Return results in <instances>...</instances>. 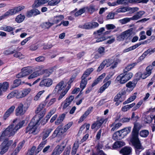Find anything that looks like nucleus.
I'll return each mask as SVG.
<instances>
[{
  "label": "nucleus",
  "mask_w": 155,
  "mask_h": 155,
  "mask_svg": "<svg viewBox=\"0 0 155 155\" xmlns=\"http://www.w3.org/2000/svg\"><path fill=\"white\" fill-rule=\"evenodd\" d=\"M46 105L45 103L41 104L37 108L35 112L36 114L32 119L31 122L26 127V133L35 134L38 132V130L37 128L38 126V123L45 113L46 110L45 107Z\"/></svg>",
  "instance_id": "1"
},
{
  "label": "nucleus",
  "mask_w": 155,
  "mask_h": 155,
  "mask_svg": "<svg viewBox=\"0 0 155 155\" xmlns=\"http://www.w3.org/2000/svg\"><path fill=\"white\" fill-rule=\"evenodd\" d=\"M76 78L75 75H73L71 77L68 82V85L66 88V86L64 84V82L63 81H61L57 84L55 87V90L58 93H60V92L59 97H63L66 94L71 87V84L75 80Z\"/></svg>",
  "instance_id": "2"
},
{
  "label": "nucleus",
  "mask_w": 155,
  "mask_h": 155,
  "mask_svg": "<svg viewBox=\"0 0 155 155\" xmlns=\"http://www.w3.org/2000/svg\"><path fill=\"white\" fill-rule=\"evenodd\" d=\"M25 123L24 120L19 122L15 127L14 124H12L4 131L0 137V141L2 139L7 137H10L14 135L17 131Z\"/></svg>",
  "instance_id": "3"
},
{
  "label": "nucleus",
  "mask_w": 155,
  "mask_h": 155,
  "mask_svg": "<svg viewBox=\"0 0 155 155\" xmlns=\"http://www.w3.org/2000/svg\"><path fill=\"white\" fill-rule=\"evenodd\" d=\"M117 60H118V59H117ZM112 64H113L110 66V69H113L116 67L118 64L117 60H116L115 61L110 59H105L101 63L97 68V72H99L104 68L105 66L107 67H108L110 66Z\"/></svg>",
  "instance_id": "4"
},
{
  "label": "nucleus",
  "mask_w": 155,
  "mask_h": 155,
  "mask_svg": "<svg viewBox=\"0 0 155 155\" xmlns=\"http://www.w3.org/2000/svg\"><path fill=\"white\" fill-rule=\"evenodd\" d=\"M25 8V7L24 6L22 5L15 7L9 9L8 11L5 12L4 14L0 16V21L10 16L15 15L23 9Z\"/></svg>",
  "instance_id": "5"
},
{
  "label": "nucleus",
  "mask_w": 155,
  "mask_h": 155,
  "mask_svg": "<svg viewBox=\"0 0 155 155\" xmlns=\"http://www.w3.org/2000/svg\"><path fill=\"white\" fill-rule=\"evenodd\" d=\"M48 2V0H35L32 5V7L33 8L32 9L33 16H36L40 13V12L36 8L43 5Z\"/></svg>",
  "instance_id": "6"
},
{
  "label": "nucleus",
  "mask_w": 155,
  "mask_h": 155,
  "mask_svg": "<svg viewBox=\"0 0 155 155\" xmlns=\"http://www.w3.org/2000/svg\"><path fill=\"white\" fill-rule=\"evenodd\" d=\"M73 124L72 122H70L64 126L63 128L60 126L57 127L54 131L53 136L56 137L57 135H61L66 132L67 130L71 127Z\"/></svg>",
  "instance_id": "7"
},
{
  "label": "nucleus",
  "mask_w": 155,
  "mask_h": 155,
  "mask_svg": "<svg viewBox=\"0 0 155 155\" xmlns=\"http://www.w3.org/2000/svg\"><path fill=\"white\" fill-rule=\"evenodd\" d=\"M12 142V140L8 141L7 139H5L0 145V154L3 155L6 152Z\"/></svg>",
  "instance_id": "8"
},
{
  "label": "nucleus",
  "mask_w": 155,
  "mask_h": 155,
  "mask_svg": "<svg viewBox=\"0 0 155 155\" xmlns=\"http://www.w3.org/2000/svg\"><path fill=\"white\" fill-rule=\"evenodd\" d=\"M105 30L104 27H102L100 28L98 30L94 32L93 34L94 35H97L95 36V38H97L95 41L96 42H99L103 41L107 39L104 36V35L103 34L102 32H103Z\"/></svg>",
  "instance_id": "9"
},
{
  "label": "nucleus",
  "mask_w": 155,
  "mask_h": 155,
  "mask_svg": "<svg viewBox=\"0 0 155 155\" xmlns=\"http://www.w3.org/2000/svg\"><path fill=\"white\" fill-rule=\"evenodd\" d=\"M33 72V70L29 67H25L21 69L20 72L16 75V78H23L30 74Z\"/></svg>",
  "instance_id": "10"
},
{
  "label": "nucleus",
  "mask_w": 155,
  "mask_h": 155,
  "mask_svg": "<svg viewBox=\"0 0 155 155\" xmlns=\"http://www.w3.org/2000/svg\"><path fill=\"white\" fill-rule=\"evenodd\" d=\"M133 145L135 148V152L137 155H139L140 153L143 149L139 140H130Z\"/></svg>",
  "instance_id": "11"
},
{
  "label": "nucleus",
  "mask_w": 155,
  "mask_h": 155,
  "mask_svg": "<svg viewBox=\"0 0 155 155\" xmlns=\"http://www.w3.org/2000/svg\"><path fill=\"white\" fill-rule=\"evenodd\" d=\"M28 107H24L22 103L19 104L15 110L16 116L23 115L27 110Z\"/></svg>",
  "instance_id": "12"
},
{
  "label": "nucleus",
  "mask_w": 155,
  "mask_h": 155,
  "mask_svg": "<svg viewBox=\"0 0 155 155\" xmlns=\"http://www.w3.org/2000/svg\"><path fill=\"white\" fill-rule=\"evenodd\" d=\"M138 124L137 123H135L133 130L132 137L130 140H139L138 138V131L139 129L138 127Z\"/></svg>",
  "instance_id": "13"
},
{
  "label": "nucleus",
  "mask_w": 155,
  "mask_h": 155,
  "mask_svg": "<svg viewBox=\"0 0 155 155\" xmlns=\"http://www.w3.org/2000/svg\"><path fill=\"white\" fill-rule=\"evenodd\" d=\"M107 118H102L99 120H97L93 123L91 126V128L92 129L96 128L98 129L100 127L102 124L104 123H106L107 121Z\"/></svg>",
  "instance_id": "14"
},
{
  "label": "nucleus",
  "mask_w": 155,
  "mask_h": 155,
  "mask_svg": "<svg viewBox=\"0 0 155 155\" xmlns=\"http://www.w3.org/2000/svg\"><path fill=\"white\" fill-rule=\"evenodd\" d=\"M137 83L136 80H133L132 81H130L126 84V87H127V91L128 92L131 91L135 87Z\"/></svg>",
  "instance_id": "15"
},
{
  "label": "nucleus",
  "mask_w": 155,
  "mask_h": 155,
  "mask_svg": "<svg viewBox=\"0 0 155 155\" xmlns=\"http://www.w3.org/2000/svg\"><path fill=\"white\" fill-rule=\"evenodd\" d=\"M44 66L42 65L38 66L36 67L35 69V72L38 76L43 74L45 73H47L48 69H44Z\"/></svg>",
  "instance_id": "16"
},
{
  "label": "nucleus",
  "mask_w": 155,
  "mask_h": 155,
  "mask_svg": "<svg viewBox=\"0 0 155 155\" xmlns=\"http://www.w3.org/2000/svg\"><path fill=\"white\" fill-rule=\"evenodd\" d=\"M64 16L63 15H59L54 16L53 19V23L49 22V28L54 24H57L64 19Z\"/></svg>",
  "instance_id": "17"
},
{
  "label": "nucleus",
  "mask_w": 155,
  "mask_h": 155,
  "mask_svg": "<svg viewBox=\"0 0 155 155\" xmlns=\"http://www.w3.org/2000/svg\"><path fill=\"white\" fill-rule=\"evenodd\" d=\"M9 87V83L7 82L0 83V96L2 95L3 92H5Z\"/></svg>",
  "instance_id": "18"
},
{
  "label": "nucleus",
  "mask_w": 155,
  "mask_h": 155,
  "mask_svg": "<svg viewBox=\"0 0 155 155\" xmlns=\"http://www.w3.org/2000/svg\"><path fill=\"white\" fill-rule=\"evenodd\" d=\"M84 24L85 29H91L94 28L98 27L99 25L98 23L96 22H89Z\"/></svg>",
  "instance_id": "19"
},
{
  "label": "nucleus",
  "mask_w": 155,
  "mask_h": 155,
  "mask_svg": "<svg viewBox=\"0 0 155 155\" xmlns=\"http://www.w3.org/2000/svg\"><path fill=\"white\" fill-rule=\"evenodd\" d=\"M93 109L92 107H89L84 113L81 116L79 119V122H82L92 111Z\"/></svg>",
  "instance_id": "20"
},
{
  "label": "nucleus",
  "mask_w": 155,
  "mask_h": 155,
  "mask_svg": "<svg viewBox=\"0 0 155 155\" xmlns=\"http://www.w3.org/2000/svg\"><path fill=\"white\" fill-rule=\"evenodd\" d=\"M65 146L64 143H62L57 145L54 150V152L57 155H59L63 151Z\"/></svg>",
  "instance_id": "21"
},
{
  "label": "nucleus",
  "mask_w": 155,
  "mask_h": 155,
  "mask_svg": "<svg viewBox=\"0 0 155 155\" xmlns=\"http://www.w3.org/2000/svg\"><path fill=\"white\" fill-rule=\"evenodd\" d=\"M15 108L14 106H12L6 111L3 116L4 120H6L10 116L14 111Z\"/></svg>",
  "instance_id": "22"
},
{
  "label": "nucleus",
  "mask_w": 155,
  "mask_h": 155,
  "mask_svg": "<svg viewBox=\"0 0 155 155\" xmlns=\"http://www.w3.org/2000/svg\"><path fill=\"white\" fill-rule=\"evenodd\" d=\"M122 125V124L121 123H117L114 121L112 124H110L109 126L112 127L111 131H114L118 129Z\"/></svg>",
  "instance_id": "23"
},
{
  "label": "nucleus",
  "mask_w": 155,
  "mask_h": 155,
  "mask_svg": "<svg viewBox=\"0 0 155 155\" xmlns=\"http://www.w3.org/2000/svg\"><path fill=\"white\" fill-rule=\"evenodd\" d=\"M153 67L151 65L147 66L145 69V72L143 73L144 76L146 78L152 74V70L153 69Z\"/></svg>",
  "instance_id": "24"
},
{
  "label": "nucleus",
  "mask_w": 155,
  "mask_h": 155,
  "mask_svg": "<svg viewBox=\"0 0 155 155\" xmlns=\"http://www.w3.org/2000/svg\"><path fill=\"white\" fill-rule=\"evenodd\" d=\"M81 81L80 84V87L82 90L86 87L87 83V78L81 76Z\"/></svg>",
  "instance_id": "25"
},
{
  "label": "nucleus",
  "mask_w": 155,
  "mask_h": 155,
  "mask_svg": "<svg viewBox=\"0 0 155 155\" xmlns=\"http://www.w3.org/2000/svg\"><path fill=\"white\" fill-rule=\"evenodd\" d=\"M131 152V148L130 147H125L120 151L123 155H129Z\"/></svg>",
  "instance_id": "26"
},
{
  "label": "nucleus",
  "mask_w": 155,
  "mask_h": 155,
  "mask_svg": "<svg viewBox=\"0 0 155 155\" xmlns=\"http://www.w3.org/2000/svg\"><path fill=\"white\" fill-rule=\"evenodd\" d=\"M73 100V98H72V97H68L67 98L63 103V105L62 108L63 109H65L68 107Z\"/></svg>",
  "instance_id": "27"
},
{
  "label": "nucleus",
  "mask_w": 155,
  "mask_h": 155,
  "mask_svg": "<svg viewBox=\"0 0 155 155\" xmlns=\"http://www.w3.org/2000/svg\"><path fill=\"white\" fill-rule=\"evenodd\" d=\"M144 11H140L137 12V14L134 15L132 17L130 18L132 20H137L140 18L144 14Z\"/></svg>",
  "instance_id": "28"
},
{
  "label": "nucleus",
  "mask_w": 155,
  "mask_h": 155,
  "mask_svg": "<svg viewBox=\"0 0 155 155\" xmlns=\"http://www.w3.org/2000/svg\"><path fill=\"white\" fill-rule=\"evenodd\" d=\"M105 48L104 47L101 46L99 47L97 51L98 53L101 55V56L98 55V54H96L95 56L96 58H98L101 57V56L104 55L105 53Z\"/></svg>",
  "instance_id": "29"
},
{
  "label": "nucleus",
  "mask_w": 155,
  "mask_h": 155,
  "mask_svg": "<svg viewBox=\"0 0 155 155\" xmlns=\"http://www.w3.org/2000/svg\"><path fill=\"white\" fill-rule=\"evenodd\" d=\"M116 80L119 81V83L121 84H124L127 81L122 74L118 75L116 78Z\"/></svg>",
  "instance_id": "30"
},
{
  "label": "nucleus",
  "mask_w": 155,
  "mask_h": 155,
  "mask_svg": "<svg viewBox=\"0 0 155 155\" xmlns=\"http://www.w3.org/2000/svg\"><path fill=\"white\" fill-rule=\"evenodd\" d=\"M136 78L134 79V80H136L137 82L140 79H144L146 78L145 76H144L143 73H142L141 72H137L135 75Z\"/></svg>",
  "instance_id": "31"
},
{
  "label": "nucleus",
  "mask_w": 155,
  "mask_h": 155,
  "mask_svg": "<svg viewBox=\"0 0 155 155\" xmlns=\"http://www.w3.org/2000/svg\"><path fill=\"white\" fill-rule=\"evenodd\" d=\"M123 134L120 130L116 132L113 134V138L115 140L120 139L123 137Z\"/></svg>",
  "instance_id": "32"
},
{
  "label": "nucleus",
  "mask_w": 155,
  "mask_h": 155,
  "mask_svg": "<svg viewBox=\"0 0 155 155\" xmlns=\"http://www.w3.org/2000/svg\"><path fill=\"white\" fill-rule=\"evenodd\" d=\"M137 64V63L136 62L128 64L125 68L124 69L123 71H125V72H128L129 71L133 68Z\"/></svg>",
  "instance_id": "33"
},
{
  "label": "nucleus",
  "mask_w": 155,
  "mask_h": 155,
  "mask_svg": "<svg viewBox=\"0 0 155 155\" xmlns=\"http://www.w3.org/2000/svg\"><path fill=\"white\" fill-rule=\"evenodd\" d=\"M125 145V143L123 141H118L116 142L114 144L113 147L114 149H116L122 147Z\"/></svg>",
  "instance_id": "34"
},
{
  "label": "nucleus",
  "mask_w": 155,
  "mask_h": 155,
  "mask_svg": "<svg viewBox=\"0 0 155 155\" xmlns=\"http://www.w3.org/2000/svg\"><path fill=\"white\" fill-rule=\"evenodd\" d=\"M47 142V140H46L43 141L40 143L35 151V153H36V154H37L38 153L41 151Z\"/></svg>",
  "instance_id": "35"
},
{
  "label": "nucleus",
  "mask_w": 155,
  "mask_h": 155,
  "mask_svg": "<svg viewBox=\"0 0 155 155\" xmlns=\"http://www.w3.org/2000/svg\"><path fill=\"white\" fill-rule=\"evenodd\" d=\"M94 70V69L92 68H87L84 71L82 76L87 78Z\"/></svg>",
  "instance_id": "36"
},
{
  "label": "nucleus",
  "mask_w": 155,
  "mask_h": 155,
  "mask_svg": "<svg viewBox=\"0 0 155 155\" xmlns=\"http://www.w3.org/2000/svg\"><path fill=\"white\" fill-rule=\"evenodd\" d=\"M86 12L90 13L91 14H92L96 10L95 8V6L91 5L89 6L85 7Z\"/></svg>",
  "instance_id": "37"
},
{
  "label": "nucleus",
  "mask_w": 155,
  "mask_h": 155,
  "mask_svg": "<svg viewBox=\"0 0 155 155\" xmlns=\"http://www.w3.org/2000/svg\"><path fill=\"white\" fill-rule=\"evenodd\" d=\"M111 81H109L106 82L100 89V92L102 93L103 91L110 85L111 83Z\"/></svg>",
  "instance_id": "38"
},
{
  "label": "nucleus",
  "mask_w": 155,
  "mask_h": 155,
  "mask_svg": "<svg viewBox=\"0 0 155 155\" xmlns=\"http://www.w3.org/2000/svg\"><path fill=\"white\" fill-rule=\"evenodd\" d=\"M150 51L147 49L140 56L138 59V62H140L143 60L148 54H149Z\"/></svg>",
  "instance_id": "39"
},
{
  "label": "nucleus",
  "mask_w": 155,
  "mask_h": 155,
  "mask_svg": "<svg viewBox=\"0 0 155 155\" xmlns=\"http://www.w3.org/2000/svg\"><path fill=\"white\" fill-rule=\"evenodd\" d=\"M65 114H64L60 115L58 117L57 120L55 121V124L56 125H58L62 122L65 118Z\"/></svg>",
  "instance_id": "40"
},
{
  "label": "nucleus",
  "mask_w": 155,
  "mask_h": 155,
  "mask_svg": "<svg viewBox=\"0 0 155 155\" xmlns=\"http://www.w3.org/2000/svg\"><path fill=\"white\" fill-rule=\"evenodd\" d=\"M25 16L20 14L18 15L15 18V21L18 23H20L22 22L25 18Z\"/></svg>",
  "instance_id": "41"
},
{
  "label": "nucleus",
  "mask_w": 155,
  "mask_h": 155,
  "mask_svg": "<svg viewBox=\"0 0 155 155\" xmlns=\"http://www.w3.org/2000/svg\"><path fill=\"white\" fill-rule=\"evenodd\" d=\"M149 134V131L146 130H142L139 133L140 135L142 137L145 138L147 137Z\"/></svg>",
  "instance_id": "42"
},
{
  "label": "nucleus",
  "mask_w": 155,
  "mask_h": 155,
  "mask_svg": "<svg viewBox=\"0 0 155 155\" xmlns=\"http://www.w3.org/2000/svg\"><path fill=\"white\" fill-rule=\"evenodd\" d=\"M131 130V127H128L125 128L120 130L121 132L123 134V136L129 134L130 131Z\"/></svg>",
  "instance_id": "43"
},
{
  "label": "nucleus",
  "mask_w": 155,
  "mask_h": 155,
  "mask_svg": "<svg viewBox=\"0 0 155 155\" xmlns=\"http://www.w3.org/2000/svg\"><path fill=\"white\" fill-rule=\"evenodd\" d=\"M40 86L41 87L45 86L48 87V79H44L40 83Z\"/></svg>",
  "instance_id": "44"
},
{
  "label": "nucleus",
  "mask_w": 155,
  "mask_h": 155,
  "mask_svg": "<svg viewBox=\"0 0 155 155\" xmlns=\"http://www.w3.org/2000/svg\"><path fill=\"white\" fill-rule=\"evenodd\" d=\"M129 30H128L121 34L124 40L125 38H127L130 35L129 32Z\"/></svg>",
  "instance_id": "45"
},
{
  "label": "nucleus",
  "mask_w": 155,
  "mask_h": 155,
  "mask_svg": "<svg viewBox=\"0 0 155 155\" xmlns=\"http://www.w3.org/2000/svg\"><path fill=\"white\" fill-rule=\"evenodd\" d=\"M11 49L10 48L9 49L4 51L3 52L4 54L5 55H8L12 54L16 52V50L14 49L12 51Z\"/></svg>",
  "instance_id": "46"
},
{
  "label": "nucleus",
  "mask_w": 155,
  "mask_h": 155,
  "mask_svg": "<svg viewBox=\"0 0 155 155\" xmlns=\"http://www.w3.org/2000/svg\"><path fill=\"white\" fill-rule=\"evenodd\" d=\"M19 94L18 91L15 90L11 92L7 97H17Z\"/></svg>",
  "instance_id": "47"
},
{
  "label": "nucleus",
  "mask_w": 155,
  "mask_h": 155,
  "mask_svg": "<svg viewBox=\"0 0 155 155\" xmlns=\"http://www.w3.org/2000/svg\"><path fill=\"white\" fill-rule=\"evenodd\" d=\"M78 147V143L74 144L73 147L72 149L71 154L72 155H75L77 151Z\"/></svg>",
  "instance_id": "48"
},
{
  "label": "nucleus",
  "mask_w": 155,
  "mask_h": 155,
  "mask_svg": "<svg viewBox=\"0 0 155 155\" xmlns=\"http://www.w3.org/2000/svg\"><path fill=\"white\" fill-rule=\"evenodd\" d=\"M36 149V147L35 146H33L31 149L28 150L26 155H34L35 153V155H36V154L35 151V152Z\"/></svg>",
  "instance_id": "49"
},
{
  "label": "nucleus",
  "mask_w": 155,
  "mask_h": 155,
  "mask_svg": "<svg viewBox=\"0 0 155 155\" xmlns=\"http://www.w3.org/2000/svg\"><path fill=\"white\" fill-rule=\"evenodd\" d=\"M21 81L20 79L15 80L13 82V86L14 87H17L19 86L21 84Z\"/></svg>",
  "instance_id": "50"
},
{
  "label": "nucleus",
  "mask_w": 155,
  "mask_h": 155,
  "mask_svg": "<svg viewBox=\"0 0 155 155\" xmlns=\"http://www.w3.org/2000/svg\"><path fill=\"white\" fill-rule=\"evenodd\" d=\"M60 0H51L49 1V5H54L58 4L60 2Z\"/></svg>",
  "instance_id": "51"
},
{
  "label": "nucleus",
  "mask_w": 155,
  "mask_h": 155,
  "mask_svg": "<svg viewBox=\"0 0 155 155\" xmlns=\"http://www.w3.org/2000/svg\"><path fill=\"white\" fill-rule=\"evenodd\" d=\"M126 93V91L125 90L122 89L115 97H121L122 96L125 95Z\"/></svg>",
  "instance_id": "52"
},
{
  "label": "nucleus",
  "mask_w": 155,
  "mask_h": 155,
  "mask_svg": "<svg viewBox=\"0 0 155 155\" xmlns=\"http://www.w3.org/2000/svg\"><path fill=\"white\" fill-rule=\"evenodd\" d=\"M33 37V36L31 35V36L27 38L26 39L23 40L22 41H21V45H24L27 42H28V41L30 40V39L31 38Z\"/></svg>",
  "instance_id": "53"
},
{
  "label": "nucleus",
  "mask_w": 155,
  "mask_h": 155,
  "mask_svg": "<svg viewBox=\"0 0 155 155\" xmlns=\"http://www.w3.org/2000/svg\"><path fill=\"white\" fill-rule=\"evenodd\" d=\"M145 32L144 31H141L140 33V35H141L140 37L139 38V41H140L142 40H143L146 38L147 37L145 34Z\"/></svg>",
  "instance_id": "54"
},
{
  "label": "nucleus",
  "mask_w": 155,
  "mask_h": 155,
  "mask_svg": "<svg viewBox=\"0 0 155 155\" xmlns=\"http://www.w3.org/2000/svg\"><path fill=\"white\" fill-rule=\"evenodd\" d=\"M117 14V13L114 12H110L108 15L107 16V19H113L114 18L115 15Z\"/></svg>",
  "instance_id": "55"
},
{
  "label": "nucleus",
  "mask_w": 155,
  "mask_h": 155,
  "mask_svg": "<svg viewBox=\"0 0 155 155\" xmlns=\"http://www.w3.org/2000/svg\"><path fill=\"white\" fill-rule=\"evenodd\" d=\"M31 91L30 89H27L23 90L22 92V97L26 96Z\"/></svg>",
  "instance_id": "56"
},
{
  "label": "nucleus",
  "mask_w": 155,
  "mask_h": 155,
  "mask_svg": "<svg viewBox=\"0 0 155 155\" xmlns=\"http://www.w3.org/2000/svg\"><path fill=\"white\" fill-rule=\"evenodd\" d=\"M45 60V58L43 56H40L35 58V60L37 62L44 61Z\"/></svg>",
  "instance_id": "57"
},
{
  "label": "nucleus",
  "mask_w": 155,
  "mask_h": 155,
  "mask_svg": "<svg viewBox=\"0 0 155 155\" xmlns=\"http://www.w3.org/2000/svg\"><path fill=\"white\" fill-rule=\"evenodd\" d=\"M116 3L117 5H127V0H117Z\"/></svg>",
  "instance_id": "58"
},
{
  "label": "nucleus",
  "mask_w": 155,
  "mask_h": 155,
  "mask_svg": "<svg viewBox=\"0 0 155 155\" xmlns=\"http://www.w3.org/2000/svg\"><path fill=\"white\" fill-rule=\"evenodd\" d=\"M48 136V131L47 130L46 131H44L43 133L42 140L43 141L47 138Z\"/></svg>",
  "instance_id": "59"
},
{
  "label": "nucleus",
  "mask_w": 155,
  "mask_h": 155,
  "mask_svg": "<svg viewBox=\"0 0 155 155\" xmlns=\"http://www.w3.org/2000/svg\"><path fill=\"white\" fill-rule=\"evenodd\" d=\"M14 57L18 58L19 59H21L23 58V55L20 52H17L14 54Z\"/></svg>",
  "instance_id": "60"
},
{
  "label": "nucleus",
  "mask_w": 155,
  "mask_h": 155,
  "mask_svg": "<svg viewBox=\"0 0 155 155\" xmlns=\"http://www.w3.org/2000/svg\"><path fill=\"white\" fill-rule=\"evenodd\" d=\"M105 74L104 73L101 74V75L99 76L96 79L97 80V81L99 82H100L101 81H102V80L104 78L105 76Z\"/></svg>",
  "instance_id": "61"
},
{
  "label": "nucleus",
  "mask_w": 155,
  "mask_h": 155,
  "mask_svg": "<svg viewBox=\"0 0 155 155\" xmlns=\"http://www.w3.org/2000/svg\"><path fill=\"white\" fill-rule=\"evenodd\" d=\"M105 74L104 73L101 74V75L99 76L96 79L97 80V81L99 82H100L101 81H102V80L104 78L105 76Z\"/></svg>",
  "instance_id": "62"
},
{
  "label": "nucleus",
  "mask_w": 155,
  "mask_h": 155,
  "mask_svg": "<svg viewBox=\"0 0 155 155\" xmlns=\"http://www.w3.org/2000/svg\"><path fill=\"white\" fill-rule=\"evenodd\" d=\"M41 26L44 29L48 28V22L43 23L41 25Z\"/></svg>",
  "instance_id": "63"
},
{
  "label": "nucleus",
  "mask_w": 155,
  "mask_h": 155,
  "mask_svg": "<svg viewBox=\"0 0 155 155\" xmlns=\"http://www.w3.org/2000/svg\"><path fill=\"white\" fill-rule=\"evenodd\" d=\"M131 20L130 18H126L121 20L122 23L125 24L129 22Z\"/></svg>",
  "instance_id": "64"
}]
</instances>
